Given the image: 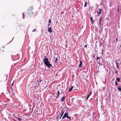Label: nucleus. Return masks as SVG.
Instances as JSON below:
<instances>
[{
	"instance_id": "37",
	"label": "nucleus",
	"mask_w": 121,
	"mask_h": 121,
	"mask_svg": "<svg viewBox=\"0 0 121 121\" xmlns=\"http://www.w3.org/2000/svg\"><path fill=\"white\" fill-rule=\"evenodd\" d=\"M116 42H117V38H116Z\"/></svg>"
},
{
	"instance_id": "21",
	"label": "nucleus",
	"mask_w": 121,
	"mask_h": 121,
	"mask_svg": "<svg viewBox=\"0 0 121 121\" xmlns=\"http://www.w3.org/2000/svg\"><path fill=\"white\" fill-rule=\"evenodd\" d=\"M67 117V118H68L69 119V121L71 120V117H69L68 116Z\"/></svg>"
},
{
	"instance_id": "4",
	"label": "nucleus",
	"mask_w": 121,
	"mask_h": 121,
	"mask_svg": "<svg viewBox=\"0 0 121 121\" xmlns=\"http://www.w3.org/2000/svg\"><path fill=\"white\" fill-rule=\"evenodd\" d=\"M68 115V113L67 112H65V113L64 115L63 116L62 118V120H63L64 118L65 117H67Z\"/></svg>"
},
{
	"instance_id": "44",
	"label": "nucleus",
	"mask_w": 121,
	"mask_h": 121,
	"mask_svg": "<svg viewBox=\"0 0 121 121\" xmlns=\"http://www.w3.org/2000/svg\"><path fill=\"white\" fill-rule=\"evenodd\" d=\"M13 84V83H12V85Z\"/></svg>"
},
{
	"instance_id": "31",
	"label": "nucleus",
	"mask_w": 121,
	"mask_h": 121,
	"mask_svg": "<svg viewBox=\"0 0 121 121\" xmlns=\"http://www.w3.org/2000/svg\"><path fill=\"white\" fill-rule=\"evenodd\" d=\"M41 81V80H40V81H38V83H39V82H40Z\"/></svg>"
},
{
	"instance_id": "14",
	"label": "nucleus",
	"mask_w": 121,
	"mask_h": 121,
	"mask_svg": "<svg viewBox=\"0 0 121 121\" xmlns=\"http://www.w3.org/2000/svg\"><path fill=\"white\" fill-rule=\"evenodd\" d=\"M116 79L117 80V81L118 82H119L120 81V79L119 78H116Z\"/></svg>"
},
{
	"instance_id": "10",
	"label": "nucleus",
	"mask_w": 121,
	"mask_h": 121,
	"mask_svg": "<svg viewBox=\"0 0 121 121\" xmlns=\"http://www.w3.org/2000/svg\"><path fill=\"white\" fill-rule=\"evenodd\" d=\"M73 86H71V88L69 89V92L71 91L73 89Z\"/></svg>"
},
{
	"instance_id": "41",
	"label": "nucleus",
	"mask_w": 121,
	"mask_h": 121,
	"mask_svg": "<svg viewBox=\"0 0 121 121\" xmlns=\"http://www.w3.org/2000/svg\"><path fill=\"white\" fill-rule=\"evenodd\" d=\"M26 60V58H25V59L24 60Z\"/></svg>"
},
{
	"instance_id": "12",
	"label": "nucleus",
	"mask_w": 121,
	"mask_h": 121,
	"mask_svg": "<svg viewBox=\"0 0 121 121\" xmlns=\"http://www.w3.org/2000/svg\"><path fill=\"white\" fill-rule=\"evenodd\" d=\"M43 60H48V59L47 58V56H45V58Z\"/></svg>"
},
{
	"instance_id": "9",
	"label": "nucleus",
	"mask_w": 121,
	"mask_h": 121,
	"mask_svg": "<svg viewBox=\"0 0 121 121\" xmlns=\"http://www.w3.org/2000/svg\"><path fill=\"white\" fill-rule=\"evenodd\" d=\"M90 21L93 24L94 23V22L93 20V18L92 17H90Z\"/></svg>"
},
{
	"instance_id": "26",
	"label": "nucleus",
	"mask_w": 121,
	"mask_h": 121,
	"mask_svg": "<svg viewBox=\"0 0 121 121\" xmlns=\"http://www.w3.org/2000/svg\"><path fill=\"white\" fill-rule=\"evenodd\" d=\"M50 25V24L49 23H48L47 25V26L48 27H49V26Z\"/></svg>"
},
{
	"instance_id": "22",
	"label": "nucleus",
	"mask_w": 121,
	"mask_h": 121,
	"mask_svg": "<svg viewBox=\"0 0 121 121\" xmlns=\"http://www.w3.org/2000/svg\"><path fill=\"white\" fill-rule=\"evenodd\" d=\"M90 96L89 95H88L87 97L86 98V100H87V99L88 98H89V97H90Z\"/></svg>"
},
{
	"instance_id": "39",
	"label": "nucleus",
	"mask_w": 121,
	"mask_h": 121,
	"mask_svg": "<svg viewBox=\"0 0 121 121\" xmlns=\"http://www.w3.org/2000/svg\"><path fill=\"white\" fill-rule=\"evenodd\" d=\"M61 116H60V118H59V119H61Z\"/></svg>"
},
{
	"instance_id": "24",
	"label": "nucleus",
	"mask_w": 121,
	"mask_h": 121,
	"mask_svg": "<svg viewBox=\"0 0 121 121\" xmlns=\"http://www.w3.org/2000/svg\"><path fill=\"white\" fill-rule=\"evenodd\" d=\"M115 85L116 86H117V81H115Z\"/></svg>"
},
{
	"instance_id": "17",
	"label": "nucleus",
	"mask_w": 121,
	"mask_h": 121,
	"mask_svg": "<svg viewBox=\"0 0 121 121\" xmlns=\"http://www.w3.org/2000/svg\"><path fill=\"white\" fill-rule=\"evenodd\" d=\"M102 17H101V18H100V19L99 22V25H100V24L101 21V20L102 19Z\"/></svg>"
},
{
	"instance_id": "28",
	"label": "nucleus",
	"mask_w": 121,
	"mask_h": 121,
	"mask_svg": "<svg viewBox=\"0 0 121 121\" xmlns=\"http://www.w3.org/2000/svg\"><path fill=\"white\" fill-rule=\"evenodd\" d=\"M36 31V29H34L33 31V32H34Z\"/></svg>"
},
{
	"instance_id": "33",
	"label": "nucleus",
	"mask_w": 121,
	"mask_h": 121,
	"mask_svg": "<svg viewBox=\"0 0 121 121\" xmlns=\"http://www.w3.org/2000/svg\"><path fill=\"white\" fill-rule=\"evenodd\" d=\"M118 72V71H116L115 72L116 73H117Z\"/></svg>"
},
{
	"instance_id": "38",
	"label": "nucleus",
	"mask_w": 121,
	"mask_h": 121,
	"mask_svg": "<svg viewBox=\"0 0 121 121\" xmlns=\"http://www.w3.org/2000/svg\"><path fill=\"white\" fill-rule=\"evenodd\" d=\"M101 55L103 56V52H102V54H101Z\"/></svg>"
},
{
	"instance_id": "36",
	"label": "nucleus",
	"mask_w": 121,
	"mask_h": 121,
	"mask_svg": "<svg viewBox=\"0 0 121 121\" xmlns=\"http://www.w3.org/2000/svg\"><path fill=\"white\" fill-rule=\"evenodd\" d=\"M61 94L64 93L63 92V91H61Z\"/></svg>"
},
{
	"instance_id": "2",
	"label": "nucleus",
	"mask_w": 121,
	"mask_h": 121,
	"mask_svg": "<svg viewBox=\"0 0 121 121\" xmlns=\"http://www.w3.org/2000/svg\"><path fill=\"white\" fill-rule=\"evenodd\" d=\"M25 13H26V15L29 17L33 16L34 15V13L32 12H29L28 13V14H27V11L26 12H25Z\"/></svg>"
},
{
	"instance_id": "27",
	"label": "nucleus",
	"mask_w": 121,
	"mask_h": 121,
	"mask_svg": "<svg viewBox=\"0 0 121 121\" xmlns=\"http://www.w3.org/2000/svg\"><path fill=\"white\" fill-rule=\"evenodd\" d=\"M22 14L23 15V18H24V17H25V15H24V13H23Z\"/></svg>"
},
{
	"instance_id": "16",
	"label": "nucleus",
	"mask_w": 121,
	"mask_h": 121,
	"mask_svg": "<svg viewBox=\"0 0 121 121\" xmlns=\"http://www.w3.org/2000/svg\"><path fill=\"white\" fill-rule=\"evenodd\" d=\"M87 3L86 2L84 5V7H86L87 6Z\"/></svg>"
},
{
	"instance_id": "43",
	"label": "nucleus",
	"mask_w": 121,
	"mask_h": 121,
	"mask_svg": "<svg viewBox=\"0 0 121 121\" xmlns=\"http://www.w3.org/2000/svg\"><path fill=\"white\" fill-rule=\"evenodd\" d=\"M39 83H38L39 84Z\"/></svg>"
},
{
	"instance_id": "20",
	"label": "nucleus",
	"mask_w": 121,
	"mask_h": 121,
	"mask_svg": "<svg viewBox=\"0 0 121 121\" xmlns=\"http://www.w3.org/2000/svg\"><path fill=\"white\" fill-rule=\"evenodd\" d=\"M57 93H58V95L57 96V97H58V96L59 95V94H60V93L59 91H58L57 92Z\"/></svg>"
},
{
	"instance_id": "23",
	"label": "nucleus",
	"mask_w": 121,
	"mask_h": 121,
	"mask_svg": "<svg viewBox=\"0 0 121 121\" xmlns=\"http://www.w3.org/2000/svg\"><path fill=\"white\" fill-rule=\"evenodd\" d=\"M102 56H101V57H97V60H98L100 58H101Z\"/></svg>"
},
{
	"instance_id": "7",
	"label": "nucleus",
	"mask_w": 121,
	"mask_h": 121,
	"mask_svg": "<svg viewBox=\"0 0 121 121\" xmlns=\"http://www.w3.org/2000/svg\"><path fill=\"white\" fill-rule=\"evenodd\" d=\"M116 64L117 67V68L119 69V63L118 61H116Z\"/></svg>"
},
{
	"instance_id": "3",
	"label": "nucleus",
	"mask_w": 121,
	"mask_h": 121,
	"mask_svg": "<svg viewBox=\"0 0 121 121\" xmlns=\"http://www.w3.org/2000/svg\"><path fill=\"white\" fill-rule=\"evenodd\" d=\"M33 9V6H30L29 8L27 10V14H28L29 12H32V11Z\"/></svg>"
},
{
	"instance_id": "18",
	"label": "nucleus",
	"mask_w": 121,
	"mask_h": 121,
	"mask_svg": "<svg viewBox=\"0 0 121 121\" xmlns=\"http://www.w3.org/2000/svg\"><path fill=\"white\" fill-rule=\"evenodd\" d=\"M17 119L19 121H21V119L18 117L17 118L16 120Z\"/></svg>"
},
{
	"instance_id": "35",
	"label": "nucleus",
	"mask_w": 121,
	"mask_h": 121,
	"mask_svg": "<svg viewBox=\"0 0 121 121\" xmlns=\"http://www.w3.org/2000/svg\"><path fill=\"white\" fill-rule=\"evenodd\" d=\"M87 45H85L84 46L86 48V47H87Z\"/></svg>"
},
{
	"instance_id": "40",
	"label": "nucleus",
	"mask_w": 121,
	"mask_h": 121,
	"mask_svg": "<svg viewBox=\"0 0 121 121\" xmlns=\"http://www.w3.org/2000/svg\"><path fill=\"white\" fill-rule=\"evenodd\" d=\"M120 47H121V49L120 50L121 51V45H120Z\"/></svg>"
},
{
	"instance_id": "8",
	"label": "nucleus",
	"mask_w": 121,
	"mask_h": 121,
	"mask_svg": "<svg viewBox=\"0 0 121 121\" xmlns=\"http://www.w3.org/2000/svg\"><path fill=\"white\" fill-rule=\"evenodd\" d=\"M102 9H99V11L98 12L97 14H98L99 15L101 13V11H102Z\"/></svg>"
},
{
	"instance_id": "32",
	"label": "nucleus",
	"mask_w": 121,
	"mask_h": 121,
	"mask_svg": "<svg viewBox=\"0 0 121 121\" xmlns=\"http://www.w3.org/2000/svg\"><path fill=\"white\" fill-rule=\"evenodd\" d=\"M119 6H118V10L117 11L118 12H119Z\"/></svg>"
},
{
	"instance_id": "19",
	"label": "nucleus",
	"mask_w": 121,
	"mask_h": 121,
	"mask_svg": "<svg viewBox=\"0 0 121 121\" xmlns=\"http://www.w3.org/2000/svg\"><path fill=\"white\" fill-rule=\"evenodd\" d=\"M64 110V109H62L61 111V113H63V114L64 113V111H65V110Z\"/></svg>"
},
{
	"instance_id": "15",
	"label": "nucleus",
	"mask_w": 121,
	"mask_h": 121,
	"mask_svg": "<svg viewBox=\"0 0 121 121\" xmlns=\"http://www.w3.org/2000/svg\"><path fill=\"white\" fill-rule=\"evenodd\" d=\"M82 65V61H80V64L79 65V67L81 66Z\"/></svg>"
},
{
	"instance_id": "25",
	"label": "nucleus",
	"mask_w": 121,
	"mask_h": 121,
	"mask_svg": "<svg viewBox=\"0 0 121 121\" xmlns=\"http://www.w3.org/2000/svg\"><path fill=\"white\" fill-rule=\"evenodd\" d=\"M48 22L49 23H51V21L50 19H49V20Z\"/></svg>"
},
{
	"instance_id": "42",
	"label": "nucleus",
	"mask_w": 121,
	"mask_h": 121,
	"mask_svg": "<svg viewBox=\"0 0 121 121\" xmlns=\"http://www.w3.org/2000/svg\"><path fill=\"white\" fill-rule=\"evenodd\" d=\"M57 61H55V62H56Z\"/></svg>"
},
{
	"instance_id": "6",
	"label": "nucleus",
	"mask_w": 121,
	"mask_h": 121,
	"mask_svg": "<svg viewBox=\"0 0 121 121\" xmlns=\"http://www.w3.org/2000/svg\"><path fill=\"white\" fill-rule=\"evenodd\" d=\"M99 64L101 66L103 65V61H99Z\"/></svg>"
},
{
	"instance_id": "5",
	"label": "nucleus",
	"mask_w": 121,
	"mask_h": 121,
	"mask_svg": "<svg viewBox=\"0 0 121 121\" xmlns=\"http://www.w3.org/2000/svg\"><path fill=\"white\" fill-rule=\"evenodd\" d=\"M48 31L50 33L52 32V30L51 27H48Z\"/></svg>"
},
{
	"instance_id": "11",
	"label": "nucleus",
	"mask_w": 121,
	"mask_h": 121,
	"mask_svg": "<svg viewBox=\"0 0 121 121\" xmlns=\"http://www.w3.org/2000/svg\"><path fill=\"white\" fill-rule=\"evenodd\" d=\"M118 90L119 91H121V86H118Z\"/></svg>"
},
{
	"instance_id": "1",
	"label": "nucleus",
	"mask_w": 121,
	"mask_h": 121,
	"mask_svg": "<svg viewBox=\"0 0 121 121\" xmlns=\"http://www.w3.org/2000/svg\"><path fill=\"white\" fill-rule=\"evenodd\" d=\"M44 61L45 65L49 68L52 66V65L50 63L49 61Z\"/></svg>"
},
{
	"instance_id": "13",
	"label": "nucleus",
	"mask_w": 121,
	"mask_h": 121,
	"mask_svg": "<svg viewBox=\"0 0 121 121\" xmlns=\"http://www.w3.org/2000/svg\"><path fill=\"white\" fill-rule=\"evenodd\" d=\"M65 96H64L61 99V101L62 102H63L64 101V99L65 98Z\"/></svg>"
},
{
	"instance_id": "29",
	"label": "nucleus",
	"mask_w": 121,
	"mask_h": 121,
	"mask_svg": "<svg viewBox=\"0 0 121 121\" xmlns=\"http://www.w3.org/2000/svg\"><path fill=\"white\" fill-rule=\"evenodd\" d=\"M64 114L63 113H61V114H60L61 115V117H62V116Z\"/></svg>"
},
{
	"instance_id": "34",
	"label": "nucleus",
	"mask_w": 121,
	"mask_h": 121,
	"mask_svg": "<svg viewBox=\"0 0 121 121\" xmlns=\"http://www.w3.org/2000/svg\"><path fill=\"white\" fill-rule=\"evenodd\" d=\"M58 60V59H57V58L56 57V60Z\"/></svg>"
},
{
	"instance_id": "30",
	"label": "nucleus",
	"mask_w": 121,
	"mask_h": 121,
	"mask_svg": "<svg viewBox=\"0 0 121 121\" xmlns=\"http://www.w3.org/2000/svg\"><path fill=\"white\" fill-rule=\"evenodd\" d=\"M92 93V92H91L88 95L90 96L91 94Z\"/></svg>"
}]
</instances>
